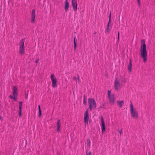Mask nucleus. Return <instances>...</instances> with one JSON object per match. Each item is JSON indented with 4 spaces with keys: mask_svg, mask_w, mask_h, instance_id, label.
<instances>
[{
    "mask_svg": "<svg viewBox=\"0 0 155 155\" xmlns=\"http://www.w3.org/2000/svg\"><path fill=\"white\" fill-rule=\"evenodd\" d=\"M89 119V109H87L84 113V121L85 123V125L88 124V120Z\"/></svg>",
    "mask_w": 155,
    "mask_h": 155,
    "instance_id": "nucleus-8",
    "label": "nucleus"
},
{
    "mask_svg": "<svg viewBox=\"0 0 155 155\" xmlns=\"http://www.w3.org/2000/svg\"><path fill=\"white\" fill-rule=\"evenodd\" d=\"M137 1L138 4L139 6H140V0H137Z\"/></svg>",
    "mask_w": 155,
    "mask_h": 155,
    "instance_id": "nucleus-29",
    "label": "nucleus"
},
{
    "mask_svg": "<svg viewBox=\"0 0 155 155\" xmlns=\"http://www.w3.org/2000/svg\"><path fill=\"white\" fill-rule=\"evenodd\" d=\"M127 79L124 77L121 80V81L123 83H126L127 82Z\"/></svg>",
    "mask_w": 155,
    "mask_h": 155,
    "instance_id": "nucleus-20",
    "label": "nucleus"
},
{
    "mask_svg": "<svg viewBox=\"0 0 155 155\" xmlns=\"http://www.w3.org/2000/svg\"><path fill=\"white\" fill-rule=\"evenodd\" d=\"M140 51L141 57L143 59V61L145 62L147 61V54L145 41L144 40H141Z\"/></svg>",
    "mask_w": 155,
    "mask_h": 155,
    "instance_id": "nucleus-1",
    "label": "nucleus"
},
{
    "mask_svg": "<svg viewBox=\"0 0 155 155\" xmlns=\"http://www.w3.org/2000/svg\"><path fill=\"white\" fill-rule=\"evenodd\" d=\"M101 131L102 134H103V133L105 130V123L102 116L101 117Z\"/></svg>",
    "mask_w": 155,
    "mask_h": 155,
    "instance_id": "nucleus-10",
    "label": "nucleus"
},
{
    "mask_svg": "<svg viewBox=\"0 0 155 155\" xmlns=\"http://www.w3.org/2000/svg\"><path fill=\"white\" fill-rule=\"evenodd\" d=\"M87 145L88 147H90V146L91 141L90 139L88 138L87 139Z\"/></svg>",
    "mask_w": 155,
    "mask_h": 155,
    "instance_id": "nucleus-19",
    "label": "nucleus"
},
{
    "mask_svg": "<svg viewBox=\"0 0 155 155\" xmlns=\"http://www.w3.org/2000/svg\"><path fill=\"white\" fill-rule=\"evenodd\" d=\"M39 61L38 59H37L36 61H35V63H37Z\"/></svg>",
    "mask_w": 155,
    "mask_h": 155,
    "instance_id": "nucleus-33",
    "label": "nucleus"
},
{
    "mask_svg": "<svg viewBox=\"0 0 155 155\" xmlns=\"http://www.w3.org/2000/svg\"><path fill=\"white\" fill-rule=\"evenodd\" d=\"M51 79L52 82V87L54 88L56 87H57V80L54 74H52L51 75Z\"/></svg>",
    "mask_w": 155,
    "mask_h": 155,
    "instance_id": "nucleus-7",
    "label": "nucleus"
},
{
    "mask_svg": "<svg viewBox=\"0 0 155 155\" xmlns=\"http://www.w3.org/2000/svg\"><path fill=\"white\" fill-rule=\"evenodd\" d=\"M118 40L117 42H118L119 41V32H118Z\"/></svg>",
    "mask_w": 155,
    "mask_h": 155,
    "instance_id": "nucleus-28",
    "label": "nucleus"
},
{
    "mask_svg": "<svg viewBox=\"0 0 155 155\" xmlns=\"http://www.w3.org/2000/svg\"><path fill=\"white\" fill-rule=\"evenodd\" d=\"M73 79L75 81H76L77 80V78L76 77L74 76V77L73 78Z\"/></svg>",
    "mask_w": 155,
    "mask_h": 155,
    "instance_id": "nucleus-32",
    "label": "nucleus"
},
{
    "mask_svg": "<svg viewBox=\"0 0 155 155\" xmlns=\"http://www.w3.org/2000/svg\"><path fill=\"white\" fill-rule=\"evenodd\" d=\"M86 155H91V152H87Z\"/></svg>",
    "mask_w": 155,
    "mask_h": 155,
    "instance_id": "nucleus-27",
    "label": "nucleus"
},
{
    "mask_svg": "<svg viewBox=\"0 0 155 155\" xmlns=\"http://www.w3.org/2000/svg\"><path fill=\"white\" fill-rule=\"evenodd\" d=\"M114 87L115 90L118 91L120 88V82L119 80L116 78L114 82Z\"/></svg>",
    "mask_w": 155,
    "mask_h": 155,
    "instance_id": "nucleus-6",
    "label": "nucleus"
},
{
    "mask_svg": "<svg viewBox=\"0 0 155 155\" xmlns=\"http://www.w3.org/2000/svg\"><path fill=\"white\" fill-rule=\"evenodd\" d=\"M75 39L76 40V38L75 37H74V50H75L76 48V43L75 41Z\"/></svg>",
    "mask_w": 155,
    "mask_h": 155,
    "instance_id": "nucleus-17",
    "label": "nucleus"
},
{
    "mask_svg": "<svg viewBox=\"0 0 155 155\" xmlns=\"http://www.w3.org/2000/svg\"><path fill=\"white\" fill-rule=\"evenodd\" d=\"M9 97H10V98H11V99H12V98H13V96H12L11 95H10Z\"/></svg>",
    "mask_w": 155,
    "mask_h": 155,
    "instance_id": "nucleus-34",
    "label": "nucleus"
},
{
    "mask_svg": "<svg viewBox=\"0 0 155 155\" xmlns=\"http://www.w3.org/2000/svg\"><path fill=\"white\" fill-rule=\"evenodd\" d=\"M72 5L73 7V9L74 11H76L77 9V3L76 0H72Z\"/></svg>",
    "mask_w": 155,
    "mask_h": 155,
    "instance_id": "nucleus-11",
    "label": "nucleus"
},
{
    "mask_svg": "<svg viewBox=\"0 0 155 155\" xmlns=\"http://www.w3.org/2000/svg\"><path fill=\"white\" fill-rule=\"evenodd\" d=\"M88 104L90 111L93 109H95L96 107V103L94 100L92 98L88 99Z\"/></svg>",
    "mask_w": 155,
    "mask_h": 155,
    "instance_id": "nucleus-2",
    "label": "nucleus"
},
{
    "mask_svg": "<svg viewBox=\"0 0 155 155\" xmlns=\"http://www.w3.org/2000/svg\"><path fill=\"white\" fill-rule=\"evenodd\" d=\"M22 104V102H19V109H21Z\"/></svg>",
    "mask_w": 155,
    "mask_h": 155,
    "instance_id": "nucleus-24",
    "label": "nucleus"
},
{
    "mask_svg": "<svg viewBox=\"0 0 155 155\" xmlns=\"http://www.w3.org/2000/svg\"><path fill=\"white\" fill-rule=\"evenodd\" d=\"M16 97L17 96H13V98H12V99H14L15 101H16L17 99Z\"/></svg>",
    "mask_w": 155,
    "mask_h": 155,
    "instance_id": "nucleus-26",
    "label": "nucleus"
},
{
    "mask_svg": "<svg viewBox=\"0 0 155 155\" xmlns=\"http://www.w3.org/2000/svg\"><path fill=\"white\" fill-rule=\"evenodd\" d=\"M109 21H108V22L107 25H110L111 23V19H110V17H111V12H110V15H109Z\"/></svg>",
    "mask_w": 155,
    "mask_h": 155,
    "instance_id": "nucleus-21",
    "label": "nucleus"
},
{
    "mask_svg": "<svg viewBox=\"0 0 155 155\" xmlns=\"http://www.w3.org/2000/svg\"><path fill=\"white\" fill-rule=\"evenodd\" d=\"M64 5V9L65 11L67 12L68 10V8L69 7V2H68V0H66L65 2Z\"/></svg>",
    "mask_w": 155,
    "mask_h": 155,
    "instance_id": "nucleus-12",
    "label": "nucleus"
},
{
    "mask_svg": "<svg viewBox=\"0 0 155 155\" xmlns=\"http://www.w3.org/2000/svg\"><path fill=\"white\" fill-rule=\"evenodd\" d=\"M84 97L83 104H84L86 105V101L85 100V95H84Z\"/></svg>",
    "mask_w": 155,
    "mask_h": 155,
    "instance_id": "nucleus-23",
    "label": "nucleus"
},
{
    "mask_svg": "<svg viewBox=\"0 0 155 155\" xmlns=\"http://www.w3.org/2000/svg\"><path fill=\"white\" fill-rule=\"evenodd\" d=\"M35 9H33L32 11V12L31 16V22L32 23H34L35 21Z\"/></svg>",
    "mask_w": 155,
    "mask_h": 155,
    "instance_id": "nucleus-9",
    "label": "nucleus"
},
{
    "mask_svg": "<svg viewBox=\"0 0 155 155\" xmlns=\"http://www.w3.org/2000/svg\"><path fill=\"white\" fill-rule=\"evenodd\" d=\"M25 39H22L19 42V53L21 55L24 54L25 53Z\"/></svg>",
    "mask_w": 155,
    "mask_h": 155,
    "instance_id": "nucleus-4",
    "label": "nucleus"
},
{
    "mask_svg": "<svg viewBox=\"0 0 155 155\" xmlns=\"http://www.w3.org/2000/svg\"><path fill=\"white\" fill-rule=\"evenodd\" d=\"M78 82H79V75H78Z\"/></svg>",
    "mask_w": 155,
    "mask_h": 155,
    "instance_id": "nucleus-31",
    "label": "nucleus"
},
{
    "mask_svg": "<svg viewBox=\"0 0 155 155\" xmlns=\"http://www.w3.org/2000/svg\"><path fill=\"white\" fill-rule=\"evenodd\" d=\"M130 112L133 118L137 119L138 116V113L136 110L134 109L132 102L130 103Z\"/></svg>",
    "mask_w": 155,
    "mask_h": 155,
    "instance_id": "nucleus-3",
    "label": "nucleus"
},
{
    "mask_svg": "<svg viewBox=\"0 0 155 155\" xmlns=\"http://www.w3.org/2000/svg\"><path fill=\"white\" fill-rule=\"evenodd\" d=\"M21 109H19V115L20 117L21 116Z\"/></svg>",
    "mask_w": 155,
    "mask_h": 155,
    "instance_id": "nucleus-25",
    "label": "nucleus"
},
{
    "mask_svg": "<svg viewBox=\"0 0 155 155\" xmlns=\"http://www.w3.org/2000/svg\"><path fill=\"white\" fill-rule=\"evenodd\" d=\"M122 129H121V130L119 131V133H120V135L122 133Z\"/></svg>",
    "mask_w": 155,
    "mask_h": 155,
    "instance_id": "nucleus-30",
    "label": "nucleus"
},
{
    "mask_svg": "<svg viewBox=\"0 0 155 155\" xmlns=\"http://www.w3.org/2000/svg\"><path fill=\"white\" fill-rule=\"evenodd\" d=\"M109 26L108 25H107V29L105 31V33H109L110 31V30L109 28Z\"/></svg>",
    "mask_w": 155,
    "mask_h": 155,
    "instance_id": "nucleus-18",
    "label": "nucleus"
},
{
    "mask_svg": "<svg viewBox=\"0 0 155 155\" xmlns=\"http://www.w3.org/2000/svg\"><path fill=\"white\" fill-rule=\"evenodd\" d=\"M118 106L120 107H121L124 104V101L123 100L120 101H117Z\"/></svg>",
    "mask_w": 155,
    "mask_h": 155,
    "instance_id": "nucleus-15",
    "label": "nucleus"
},
{
    "mask_svg": "<svg viewBox=\"0 0 155 155\" xmlns=\"http://www.w3.org/2000/svg\"><path fill=\"white\" fill-rule=\"evenodd\" d=\"M38 107L39 113V117H40V116H41V111L40 106V105H38Z\"/></svg>",
    "mask_w": 155,
    "mask_h": 155,
    "instance_id": "nucleus-22",
    "label": "nucleus"
},
{
    "mask_svg": "<svg viewBox=\"0 0 155 155\" xmlns=\"http://www.w3.org/2000/svg\"><path fill=\"white\" fill-rule=\"evenodd\" d=\"M107 93L108 97L110 103L112 104H114L115 100L114 95L113 94H111L110 91L109 90L107 91Z\"/></svg>",
    "mask_w": 155,
    "mask_h": 155,
    "instance_id": "nucleus-5",
    "label": "nucleus"
},
{
    "mask_svg": "<svg viewBox=\"0 0 155 155\" xmlns=\"http://www.w3.org/2000/svg\"><path fill=\"white\" fill-rule=\"evenodd\" d=\"M18 94L17 88L15 86H13V96H17Z\"/></svg>",
    "mask_w": 155,
    "mask_h": 155,
    "instance_id": "nucleus-14",
    "label": "nucleus"
},
{
    "mask_svg": "<svg viewBox=\"0 0 155 155\" xmlns=\"http://www.w3.org/2000/svg\"><path fill=\"white\" fill-rule=\"evenodd\" d=\"M61 125V120L58 119L57 120V131L58 132L59 131Z\"/></svg>",
    "mask_w": 155,
    "mask_h": 155,
    "instance_id": "nucleus-13",
    "label": "nucleus"
},
{
    "mask_svg": "<svg viewBox=\"0 0 155 155\" xmlns=\"http://www.w3.org/2000/svg\"><path fill=\"white\" fill-rule=\"evenodd\" d=\"M132 64H131V59L129 61V64L128 66V69L129 71V72H130L131 71V68H132Z\"/></svg>",
    "mask_w": 155,
    "mask_h": 155,
    "instance_id": "nucleus-16",
    "label": "nucleus"
}]
</instances>
